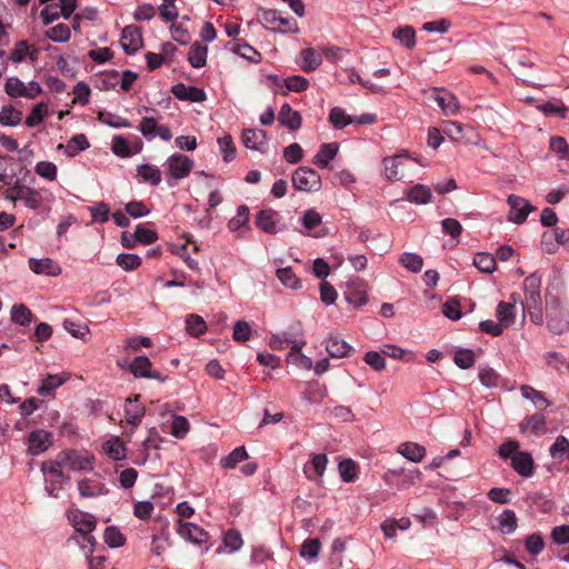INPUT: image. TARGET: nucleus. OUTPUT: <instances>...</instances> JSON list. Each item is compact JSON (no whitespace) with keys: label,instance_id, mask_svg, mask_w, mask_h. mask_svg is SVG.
Here are the masks:
<instances>
[{"label":"nucleus","instance_id":"42","mask_svg":"<svg viewBox=\"0 0 569 569\" xmlns=\"http://www.w3.org/2000/svg\"><path fill=\"white\" fill-rule=\"evenodd\" d=\"M339 473L343 481L353 482L358 478V465L351 459H345L339 463Z\"/></svg>","mask_w":569,"mask_h":569},{"label":"nucleus","instance_id":"47","mask_svg":"<svg viewBox=\"0 0 569 569\" xmlns=\"http://www.w3.org/2000/svg\"><path fill=\"white\" fill-rule=\"evenodd\" d=\"M248 458V452L244 447L234 448L228 456L220 460V465L223 468L232 469L239 462L246 460Z\"/></svg>","mask_w":569,"mask_h":569},{"label":"nucleus","instance_id":"24","mask_svg":"<svg viewBox=\"0 0 569 569\" xmlns=\"http://www.w3.org/2000/svg\"><path fill=\"white\" fill-rule=\"evenodd\" d=\"M277 211L272 209L260 210L256 218V224L262 231L273 234L277 232Z\"/></svg>","mask_w":569,"mask_h":569},{"label":"nucleus","instance_id":"13","mask_svg":"<svg viewBox=\"0 0 569 569\" xmlns=\"http://www.w3.org/2000/svg\"><path fill=\"white\" fill-rule=\"evenodd\" d=\"M51 433L43 429L31 431L28 436V453L38 456L44 452L51 445Z\"/></svg>","mask_w":569,"mask_h":569},{"label":"nucleus","instance_id":"19","mask_svg":"<svg viewBox=\"0 0 569 569\" xmlns=\"http://www.w3.org/2000/svg\"><path fill=\"white\" fill-rule=\"evenodd\" d=\"M29 268L37 274L58 276L61 272L60 266L50 258L29 259Z\"/></svg>","mask_w":569,"mask_h":569},{"label":"nucleus","instance_id":"30","mask_svg":"<svg viewBox=\"0 0 569 569\" xmlns=\"http://www.w3.org/2000/svg\"><path fill=\"white\" fill-rule=\"evenodd\" d=\"M90 147L87 137L83 133L74 134L66 146V153L69 157H74L78 152L83 151ZM64 148L63 144H59L58 149Z\"/></svg>","mask_w":569,"mask_h":569},{"label":"nucleus","instance_id":"37","mask_svg":"<svg viewBox=\"0 0 569 569\" xmlns=\"http://www.w3.org/2000/svg\"><path fill=\"white\" fill-rule=\"evenodd\" d=\"M475 267L485 273H491L496 270V258L488 252H479L473 258Z\"/></svg>","mask_w":569,"mask_h":569},{"label":"nucleus","instance_id":"44","mask_svg":"<svg viewBox=\"0 0 569 569\" xmlns=\"http://www.w3.org/2000/svg\"><path fill=\"white\" fill-rule=\"evenodd\" d=\"M431 197L430 189L423 184H416L408 191V199L418 204L428 203Z\"/></svg>","mask_w":569,"mask_h":569},{"label":"nucleus","instance_id":"51","mask_svg":"<svg viewBox=\"0 0 569 569\" xmlns=\"http://www.w3.org/2000/svg\"><path fill=\"white\" fill-rule=\"evenodd\" d=\"M393 37L408 49H412L416 44V31L410 26L396 29L393 31Z\"/></svg>","mask_w":569,"mask_h":569},{"label":"nucleus","instance_id":"60","mask_svg":"<svg viewBox=\"0 0 569 569\" xmlns=\"http://www.w3.org/2000/svg\"><path fill=\"white\" fill-rule=\"evenodd\" d=\"M569 451V440L565 436H558L549 449L553 459H562Z\"/></svg>","mask_w":569,"mask_h":569},{"label":"nucleus","instance_id":"15","mask_svg":"<svg viewBox=\"0 0 569 569\" xmlns=\"http://www.w3.org/2000/svg\"><path fill=\"white\" fill-rule=\"evenodd\" d=\"M173 96L182 101L202 102L207 99L206 92L198 88L186 86L184 83H177L171 88Z\"/></svg>","mask_w":569,"mask_h":569},{"label":"nucleus","instance_id":"22","mask_svg":"<svg viewBox=\"0 0 569 569\" xmlns=\"http://www.w3.org/2000/svg\"><path fill=\"white\" fill-rule=\"evenodd\" d=\"M279 122L290 130H297L301 127L302 118L298 111L292 110L289 103H283L280 108Z\"/></svg>","mask_w":569,"mask_h":569},{"label":"nucleus","instance_id":"48","mask_svg":"<svg viewBox=\"0 0 569 569\" xmlns=\"http://www.w3.org/2000/svg\"><path fill=\"white\" fill-rule=\"evenodd\" d=\"M546 418L541 413H533L527 417L520 425L522 431L530 430L531 432H540L545 430Z\"/></svg>","mask_w":569,"mask_h":569},{"label":"nucleus","instance_id":"5","mask_svg":"<svg viewBox=\"0 0 569 569\" xmlns=\"http://www.w3.org/2000/svg\"><path fill=\"white\" fill-rule=\"evenodd\" d=\"M166 166L169 173L168 184L173 187L174 183L171 182V179L181 180L188 177L193 167V161L182 153H173L167 159Z\"/></svg>","mask_w":569,"mask_h":569},{"label":"nucleus","instance_id":"39","mask_svg":"<svg viewBox=\"0 0 569 569\" xmlns=\"http://www.w3.org/2000/svg\"><path fill=\"white\" fill-rule=\"evenodd\" d=\"M11 320L20 326H28L33 320V313L22 303L13 305L11 309Z\"/></svg>","mask_w":569,"mask_h":569},{"label":"nucleus","instance_id":"12","mask_svg":"<svg viewBox=\"0 0 569 569\" xmlns=\"http://www.w3.org/2000/svg\"><path fill=\"white\" fill-rule=\"evenodd\" d=\"M121 46L128 54L136 53L142 47L140 28L132 24L124 27L121 34Z\"/></svg>","mask_w":569,"mask_h":569},{"label":"nucleus","instance_id":"55","mask_svg":"<svg viewBox=\"0 0 569 569\" xmlns=\"http://www.w3.org/2000/svg\"><path fill=\"white\" fill-rule=\"evenodd\" d=\"M104 542L111 548H118L124 545L126 538L117 527H107L103 535Z\"/></svg>","mask_w":569,"mask_h":569},{"label":"nucleus","instance_id":"1","mask_svg":"<svg viewBox=\"0 0 569 569\" xmlns=\"http://www.w3.org/2000/svg\"><path fill=\"white\" fill-rule=\"evenodd\" d=\"M92 460L93 457L82 455L77 450H63L60 451L53 459L43 461L41 463V472L62 477L63 468H69L73 471L91 470Z\"/></svg>","mask_w":569,"mask_h":569},{"label":"nucleus","instance_id":"8","mask_svg":"<svg viewBox=\"0 0 569 569\" xmlns=\"http://www.w3.org/2000/svg\"><path fill=\"white\" fill-rule=\"evenodd\" d=\"M261 20L270 29L280 32H298V23L292 18L282 17L277 10H266L261 14Z\"/></svg>","mask_w":569,"mask_h":569},{"label":"nucleus","instance_id":"64","mask_svg":"<svg viewBox=\"0 0 569 569\" xmlns=\"http://www.w3.org/2000/svg\"><path fill=\"white\" fill-rule=\"evenodd\" d=\"M190 428L189 421L183 416H176L171 423V435L178 439L186 437Z\"/></svg>","mask_w":569,"mask_h":569},{"label":"nucleus","instance_id":"20","mask_svg":"<svg viewBox=\"0 0 569 569\" xmlns=\"http://www.w3.org/2000/svg\"><path fill=\"white\" fill-rule=\"evenodd\" d=\"M242 143L246 148L262 151L267 143V134L262 129H246L242 132Z\"/></svg>","mask_w":569,"mask_h":569},{"label":"nucleus","instance_id":"25","mask_svg":"<svg viewBox=\"0 0 569 569\" xmlns=\"http://www.w3.org/2000/svg\"><path fill=\"white\" fill-rule=\"evenodd\" d=\"M326 350L332 358H342L347 357L351 350V346L348 345L342 338L338 335H331L328 338Z\"/></svg>","mask_w":569,"mask_h":569},{"label":"nucleus","instance_id":"58","mask_svg":"<svg viewBox=\"0 0 569 569\" xmlns=\"http://www.w3.org/2000/svg\"><path fill=\"white\" fill-rule=\"evenodd\" d=\"M47 37L53 42H67L71 37L70 28L59 23L47 31Z\"/></svg>","mask_w":569,"mask_h":569},{"label":"nucleus","instance_id":"16","mask_svg":"<svg viewBox=\"0 0 569 569\" xmlns=\"http://www.w3.org/2000/svg\"><path fill=\"white\" fill-rule=\"evenodd\" d=\"M552 240L569 251V229H556L553 232H545L542 234V244L548 253L556 251L557 246Z\"/></svg>","mask_w":569,"mask_h":569},{"label":"nucleus","instance_id":"28","mask_svg":"<svg viewBox=\"0 0 569 569\" xmlns=\"http://www.w3.org/2000/svg\"><path fill=\"white\" fill-rule=\"evenodd\" d=\"M338 150L339 148L337 143H323L315 156L313 163L321 168H327L329 166V161L335 159L337 156Z\"/></svg>","mask_w":569,"mask_h":569},{"label":"nucleus","instance_id":"49","mask_svg":"<svg viewBox=\"0 0 569 569\" xmlns=\"http://www.w3.org/2000/svg\"><path fill=\"white\" fill-rule=\"evenodd\" d=\"M22 112L12 106H3L0 111V123L3 126H17L21 122Z\"/></svg>","mask_w":569,"mask_h":569},{"label":"nucleus","instance_id":"41","mask_svg":"<svg viewBox=\"0 0 569 569\" xmlns=\"http://www.w3.org/2000/svg\"><path fill=\"white\" fill-rule=\"evenodd\" d=\"M277 277L287 288L298 290L301 288V281L296 276L290 267L280 268L277 270Z\"/></svg>","mask_w":569,"mask_h":569},{"label":"nucleus","instance_id":"52","mask_svg":"<svg viewBox=\"0 0 569 569\" xmlns=\"http://www.w3.org/2000/svg\"><path fill=\"white\" fill-rule=\"evenodd\" d=\"M186 329L189 335L198 337L207 330V323L202 317L198 315H189L186 320Z\"/></svg>","mask_w":569,"mask_h":569},{"label":"nucleus","instance_id":"26","mask_svg":"<svg viewBox=\"0 0 569 569\" xmlns=\"http://www.w3.org/2000/svg\"><path fill=\"white\" fill-rule=\"evenodd\" d=\"M397 452L412 462H420L426 456V448L416 442L400 443Z\"/></svg>","mask_w":569,"mask_h":569},{"label":"nucleus","instance_id":"53","mask_svg":"<svg viewBox=\"0 0 569 569\" xmlns=\"http://www.w3.org/2000/svg\"><path fill=\"white\" fill-rule=\"evenodd\" d=\"M48 112V106L44 102L37 103L33 106L31 112L26 119V126L29 128L40 124Z\"/></svg>","mask_w":569,"mask_h":569},{"label":"nucleus","instance_id":"29","mask_svg":"<svg viewBox=\"0 0 569 569\" xmlns=\"http://www.w3.org/2000/svg\"><path fill=\"white\" fill-rule=\"evenodd\" d=\"M67 380L68 377H63L60 375H49L44 379H42V382L37 391L42 397L50 396L58 387L62 386Z\"/></svg>","mask_w":569,"mask_h":569},{"label":"nucleus","instance_id":"17","mask_svg":"<svg viewBox=\"0 0 569 569\" xmlns=\"http://www.w3.org/2000/svg\"><path fill=\"white\" fill-rule=\"evenodd\" d=\"M511 467L521 477H531L535 471V462L532 456L527 451L516 452L512 456Z\"/></svg>","mask_w":569,"mask_h":569},{"label":"nucleus","instance_id":"2","mask_svg":"<svg viewBox=\"0 0 569 569\" xmlns=\"http://www.w3.org/2000/svg\"><path fill=\"white\" fill-rule=\"evenodd\" d=\"M540 287L541 278L536 273L528 276L523 281L525 300L522 301V308L531 315L537 323L542 321Z\"/></svg>","mask_w":569,"mask_h":569},{"label":"nucleus","instance_id":"9","mask_svg":"<svg viewBox=\"0 0 569 569\" xmlns=\"http://www.w3.org/2000/svg\"><path fill=\"white\" fill-rule=\"evenodd\" d=\"M429 99H432L447 116L456 114L459 110L457 97L446 89L433 88Z\"/></svg>","mask_w":569,"mask_h":569},{"label":"nucleus","instance_id":"34","mask_svg":"<svg viewBox=\"0 0 569 569\" xmlns=\"http://www.w3.org/2000/svg\"><path fill=\"white\" fill-rule=\"evenodd\" d=\"M207 53L208 48L206 46L194 42L189 50L188 61L193 68H201L206 66Z\"/></svg>","mask_w":569,"mask_h":569},{"label":"nucleus","instance_id":"27","mask_svg":"<svg viewBox=\"0 0 569 569\" xmlns=\"http://www.w3.org/2000/svg\"><path fill=\"white\" fill-rule=\"evenodd\" d=\"M227 48L249 61H258V58L260 57V53L253 47L239 39L229 41Z\"/></svg>","mask_w":569,"mask_h":569},{"label":"nucleus","instance_id":"38","mask_svg":"<svg viewBox=\"0 0 569 569\" xmlns=\"http://www.w3.org/2000/svg\"><path fill=\"white\" fill-rule=\"evenodd\" d=\"M497 318L500 323L509 327L515 321V305L511 302L500 301L496 310Z\"/></svg>","mask_w":569,"mask_h":569},{"label":"nucleus","instance_id":"61","mask_svg":"<svg viewBox=\"0 0 569 569\" xmlns=\"http://www.w3.org/2000/svg\"><path fill=\"white\" fill-rule=\"evenodd\" d=\"M251 327L246 320H238L233 327L232 338L234 341L243 343L251 336Z\"/></svg>","mask_w":569,"mask_h":569},{"label":"nucleus","instance_id":"31","mask_svg":"<svg viewBox=\"0 0 569 569\" xmlns=\"http://www.w3.org/2000/svg\"><path fill=\"white\" fill-rule=\"evenodd\" d=\"M138 176L151 186H158L161 182V171L158 167L143 163L137 168Z\"/></svg>","mask_w":569,"mask_h":569},{"label":"nucleus","instance_id":"56","mask_svg":"<svg viewBox=\"0 0 569 569\" xmlns=\"http://www.w3.org/2000/svg\"><path fill=\"white\" fill-rule=\"evenodd\" d=\"M249 222V208L244 204L239 206L237 216L231 218L228 222V228L231 231H237Z\"/></svg>","mask_w":569,"mask_h":569},{"label":"nucleus","instance_id":"23","mask_svg":"<svg viewBox=\"0 0 569 569\" xmlns=\"http://www.w3.org/2000/svg\"><path fill=\"white\" fill-rule=\"evenodd\" d=\"M279 337L282 338L286 346H291L290 350L300 351L306 346V341L302 338L301 325L298 323L296 327H291L286 331L279 332Z\"/></svg>","mask_w":569,"mask_h":569},{"label":"nucleus","instance_id":"21","mask_svg":"<svg viewBox=\"0 0 569 569\" xmlns=\"http://www.w3.org/2000/svg\"><path fill=\"white\" fill-rule=\"evenodd\" d=\"M78 490L83 498H93L108 493V489L103 483L87 478L79 480Z\"/></svg>","mask_w":569,"mask_h":569},{"label":"nucleus","instance_id":"59","mask_svg":"<svg viewBox=\"0 0 569 569\" xmlns=\"http://www.w3.org/2000/svg\"><path fill=\"white\" fill-rule=\"evenodd\" d=\"M116 262L126 271L136 270L142 262L141 258L133 253H120Z\"/></svg>","mask_w":569,"mask_h":569},{"label":"nucleus","instance_id":"4","mask_svg":"<svg viewBox=\"0 0 569 569\" xmlns=\"http://www.w3.org/2000/svg\"><path fill=\"white\" fill-rule=\"evenodd\" d=\"M7 199L11 201L20 200L27 208L32 210L39 209L43 202L41 191L19 183H16L7 191Z\"/></svg>","mask_w":569,"mask_h":569},{"label":"nucleus","instance_id":"46","mask_svg":"<svg viewBox=\"0 0 569 569\" xmlns=\"http://www.w3.org/2000/svg\"><path fill=\"white\" fill-rule=\"evenodd\" d=\"M500 531L510 535L517 529V516L513 510L507 509L498 518Z\"/></svg>","mask_w":569,"mask_h":569},{"label":"nucleus","instance_id":"3","mask_svg":"<svg viewBox=\"0 0 569 569\" xmlns=\"http://www.w3.org/2000/svg\"><path fill=\"white\" fill-rule=\"evenodd\" d=\"M69 520L72 523L74 530L82 537V541L79 542L81 548L86 549L87 545H89V551L92 552L96 545V539L93 536H91V532L97 526L94 516L80 510H74L69 515Z\"/></svg>","mask_w":569,"mask_h":569},{"label":"nucleus","instance_id":"7","mask_svg":"<svg viewBox=\"0 0 569 569\" xmlns=\"http://www.w3.org/2000/svg\"><path fill=\"white\" fill-rule=\"evenodd\" d=\"M547 325L552 333H563L569 329V310L555 301L548 307Z\"/></svg>","mask_w":569,"mask_h":569},{"label":"nucleus","instance_id":"40","mask_svg":"<svg viewBox=\"0 0 569 569\" xmlns=\"http://www.w3.org/2000/svg\"><path fill=\"white\" fill-rule=\"evenodd\" d=\"M103 450L113 460H122L126 457L124 443L119 438L106 441Z\"/></svg>","mask_w":569,"mask_h":569},{"label":"nucleus","instance_id":"54","mask_svg":"<svg viewBox=\"0 0 569 569\" xmlns=\"http://www.w3.org/2000/svg\"><path fill=\"white\" fill-rule=\"evenodd\" d=\"M399 262L411 272H419L422 269L423 260L417 253H402L399 258Z\"/></svg>","mask_w":569,"mask_h":569},{"label":"nucleus","instance_id":"32","mask_svg":"<svg viewBox=\"0 0 569 569\" xmlns=\"http://www.w3.org/2000/svg\"><path fill=\"white\" fill-rule=\"evenodd\" d=\"M302 70L305 72L315 71L322 62V56L313 48H307L301 51Z\"/></svg>","mask_w":569,"mask_h":569},{"label":"nucleus","instance_id":"14","mask_svg":"<svg viewBox=\"0 0 569 569\" xmlns=\"http://www.w3.org/2000/svg\"><path fill=\"white\" fill-rule=\"evenodd\" d=\"M407 161V157L403 154L385 158L383 164L387 179L391 181L403 179L406 177L405 168Z\"/></svg>","mask_w":569,"mask_h":569},{"label":"nucleus","instance_id":"36","mask_svg":"<svg viewBox=\"0 0 569 569\" xmlns=\"http://www.w3.org/2000/svg\"><path fill=\"white\" fill-rule=\"evenodd\" d=\"M346 300L356 308H360L368 302L367 291L359 286L357 288L348 286L345 291Z\"/></svg>","mask_w":569,"mask_h":569},{"label":"nucleus","instance_id":"62","mask_svg":"<svg viewBox=\"0 0 569 569\" xmlns=\"http://www.w3.org/2000/svg\"><path fill=\"white\" fill-rule=\"evenodd\" d=\"M346 551V542L341 538L333 540L331 546L330 561L336 569L342 566V555Z\"/></svg>","mask_w":569,"mask_h":569},{"label":"nucleus","instance_id":"43","mask_svg":"<svg viewBox=\"0 0 569 569\" xmlns=\"http://www.w3.org/2000/svg\"><path fill=\"white\" fill-rule=\"evenodd\" d=\"M98 120L109 127H112V128H130L131 127V123L127 119H124L118 114H114L112 112H109V111H99Z\"/></svg>","mask_w":569,"mask_h":569},{"label":"nucleus","instance_id":"35","mask_svg":"<svg viewBox=\"0 0 569 569\" xmlns=\"http://www.w3.org/2000/svg\"><path fill=\"white\" fill-rule=\"evenodd\" d=\"M46 477V491L49 496L57 498L59 495V490L62 489L63 483H68L70 481V477L62 472V477H57L51 473H43Z\"/></svg>","mask_w":569,"mask_h":569},{"label":"nucleus","instance_id":"11","mask_svg":"<svg viewBox=\"0 0 569 569\" xmlns=\"http://www.w3.org/2000/svg\"><path fill=\"white\" fill-rule=\"evenodd\" d=\"M507 202L510 206L509 220L516 223L525 222L529 212L533 209L527 200L515 194H510Z\"/></svg>","mask_w":569,"mask_h":569},{"label":"nucleus","instance_id":"63","mask_svg":"<svg viewBox=\"0 0 569 569\" xmlns=\"http://www.w3.org/2000/svg\"><path fill=\"white\" fill-rule=\"evenodd\" d=\"M455 363L461 369H469L475 363V353L470 349H460L455 353Z\"/></svg>","mask_w":569,"mask_h":569},{"label":"nucleus","instance_id":"57","mask_svg":"<svg viewBox=\"0 0 569 569\" xmlns=\"http://www.w3.org/2000/svg\"><path fill=\"white\" fill-rule=\"evenodd\" d=\"M520 390L523 398L532 400L540 409L550 405L541 391H538L530 386H522Z\"/></svg>","mask_w":569,"mask_h":569},{"label":"nucleus","instance_id":"33","mask_svg":"<svg viewBox=\"0 0 569 569\" xmlns=\"http://www.w3.org/2000/svg\"><path fill=\"white\" fill-rule=\"evenodd\" d=\"M152 363L144 356L136 357L129 366L130 372L137 378H148L150 376Z\"/></svg>","mask_w":569,"mask_h":569},{"label":"nucleus","instance_id":"6","mask_svg":"<svg viewBox=\"0 0 569 569\" xmlns=\"http://www.w3.org/2000/svg\"><path fill=\"white\" fill-rule=\"evenodd\" d=\"M292 184L300 191L313 192L320 189L321 178L316 170L300 167L292 174Z\"/></svg>","mask_w":569,"mask_h":569},{"label":"nucleus","instance_id":"18","mask_svg":"<svg viewBox=\"0 0 569 569\" xmlns=\"http://www.w3.org/2000/svg\"><path fill=\"white\" fill-rule=\"evenodd\" d=\"M139 395H136L134 398H128L124 405L126 420L128 423L137 427L144 416V407L139 402Z\"/></svg>","mask_w":569,"mask_h":569},{"label":"nucleus","instance_id":"50","mask_svg":"<svg viewBox=\"0 0 569 569\" xmlns=\"http://www.w3.org/2000/svg\"><path fill=\"white\" fill-rule=\"evenodd\" d=\"M4 91L12 98L24 97L27 94V86L17 77H10L4 84Z\"/></svg>","mask_w":569,"mask_h":569},{"label":"nucleus","instance_id":"10","mask_svg":"<svg viewBox=\"0 0 569 569\" xmlns=\"http://www.w3.org/2000/svg\"><path fill=\"white\" fill-rule=\"evenodd\" d=\"M177 532L181 538L192 543L201 546L209 539V535L201 527L192 522H183L179 520Z\"/></svg>","mask_w":569,"mask_h":569},{"label":"nucleus","instance_id":"45","mask_svg":"<svg viewBox=\"0 0 569 569\" xmlns=\"http://www.w3.org/2000/svg\"><path fill=\"white\" fill-rule=\"evenodd\" d=\"M329 122L336 129H342L348 124L355 122V120L352 119V117L348 116L342 108L335 107L330 110Z\"/></svg>","mask_w":569,"mask_h":569}]
</instances>
